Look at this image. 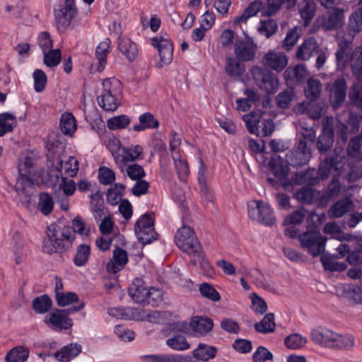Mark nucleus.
I'll use <instances>...</instances> for the list:
<instances>
[{
  "label": "nucleus",
  "mask_w": 362,
  "mask_h": 362,
  "mask_svg": "<svg viewBox=\"0 0 362 362\" xmlns=\"http://www.w3.org/2000/svg\"><path fill=\"white\" fill-rule=\"evenodd\" d=\"M352 40L353 37L349 35L348 38L339 42V49L336 52L337 65L339 69H344L349 60L353 74L362 80V47L355 50L349 57V45Z\"/></svg>",
  "instance_id": "1"
},
{
  "label": "nucleus",
  "mask_w": 362,
  "mask_h": 362,
  "mask_svg": "<svg viewBox=\"0 0 362 362\" xmlns=\"http://www.w3.org/2000/svg\"><path fill=\"white\" fill-rule=\"evenodd\" d=\"M303 248L313 257L321 255L325 247L326 238L321 235L318 226H308L306 231L298 235Z\"/></svg>",
  "instance_id": "2"
},
{
  "label": "nucleus",
  "mask_w": 362,
  "mask_h": 362,
  "mask_svg": "<svg viewBox=\"0 0 362 362\" xmlns=\"http://www.w3.org/2000/svg\"><path fill=\"white\" fill-rule=\"evenodd\" d=\"M175 243L182 252L189 255L197 253L202 247L194 230L185 225L177 230Z\"/></svg>",
  "instance_id": "3"
},
{
  "label": "nucleus",
  "mask_w": 362,
  "mask_h": 362,
  "mask_svg": "<svg viewBox=\"0 0 362 362\" xmlns=\"http://www.w3.org/2000/svg\"><path fill=\"white\" fill-rule=\"evenodd\" d=\"M249 217L258 223L270 226L276 223L273 209L263 201L252 200L248 203Z\"/></svg>",
  "instance_id": "4"
},
{
  "label": "nucleus",
  "mask_w": 362,
  "mask_h": 362,
  "mask_svg": "<svg viewBox=\"0 0 362 362\" xmlns=\"http://www.w3.org/2000/svg\"><path fill=\"white\" fill-rule=\"evenodd\" d=\"M117 143L118 146L115 152V162L120 171L124 173L126 165L129 162H134L142 158L144 149L141 146L138 144L126 147L122 146L119 141Z\"/></svg>",
  "instance_id": "5"
},
{
  "label": "nucleus",
  "mask_w": 362,
  "mask_h": 362,
  "mask_svg": "<svg viewBox=\"0 0 362 362\" xmlns=\"http://www.w3.org/2000/svg\"><path fill=\"white\" fill-rule=\"evenodd\" d=\"M134 232L139 242L144 245L150 244L157 238L154 223L151 214H143L136 221Z\"/></svg>",
  "instance_id": "6"
},
{
  "label": "nucleus",
  "mask_w": 362,
  "mask_h": 362,
  "mask_svg": "<svg viewBox=\"0 0 362 362\" xmlns=\"http://www.w3.org/2000/svg\"><path fill=\"white\" fill-rule=\"evenodd\" d=\"M250 74L258 87L267 93H274L279 88V79L274 74L266 71L259 66H253Z\"/></svg>",
  "instance_id": "7"
},
{
  "label": "nucleus",
  "mask_w": 362,
  "mask_h": 362,
  "mask_svg": "<svg viewBox=\"0 0 362 362\" xmlns=\"http://www.w3.org/2000/svg\"><path fill=\"white\" fill-rule=\"evenodd\" d=\"M151 44L158 51L160 56L158 67L162 68L172 62L174 47L168 35H157L151 39Z\"/></svg>",
  "instance_id": "8"
},
{
  "label": "nucleus",
  "mask_w": 362,
  "mask_h": 362,
  "mask_svg": "<svg viewBox=\"0 0 362 362\" xmlns=\"http://www.w3.org/2000/svg\"><path fill=\"white\" fill-rule=\"evenodd\" d=\"M168 330L175 335L166 341V344L172 349L177 351H185L190 347L189 344L183 335L180 333L186 334L188 331V324L185 321H177L168 324Z\"/></svg>",
  "instance_id": "9"
},
{
  "label": "nucleus",
  "mask_w": 362,
  "mask_h": 362,
  "mask_svg": "<svg viewBox=\"0 0 362 362\" xmlns=\"http://www.w3.org/2000/svg\"><path fill=\"white\" fill-rule=\"evenodd\" d=\"M272 173L276 179L281 183L284 189H288L291 186V180L289 178V163L279 156L274 155L271 158L269 163Z\"/></svg>",
  "instance_id": "10"
},
{
  "label": "nucleus",
  "mask_w": 362,
  "mask_h": 362,
  "mask_svg": "<svg viewBox=\"0 0 362 362\" xmlns=\"http://www.w3.org/2000/svg\"><path fill=\"white\" fill-rule=\"evenodd\" d=\"M19 177L15 185V190L25 197L21 201L22 204L28 208L31 205V197L35 192V181L29 175L23 174L21 169L18 167Z\"/></svg>",
  "instance_id": "11"
},
{
  "label": "nucleus",
  "mask_w": 362,
  "mask_h": 362,
  "mask_svg": "<svg viewBox=\"0 0 362 362\" xmlns=\"http://www.w3.org/2000/svg\"><path fill=\"white\" fill-rule=\"evenodd\" d=\"M329 92V102L334 109H337L344 103L346 96L347 86L344 78L336 79L327 85Z\"/></svg>",
  "instance_id": "12"
},
{
  "label": "nucleus",
  "mask_w": 362,
  "mask_h": 362,
  "mask_svg": "<svg viewBox=\"0 0 362 362\" xmlns=\"http://www.w3.org/2000/svg\"><path fill=\"white\" fill-rule=\"evenodd\" d=\"M61 227L53 223L47 226L46 234L47 239L43 241V251L47 254L52 255L53 253L59 254L61 257V251L58 250L57 244L61 243Z\"/></svg>",
  "instance_id": "13"
},
{
  "label": "nucleus",
  "mask_w": 362,
  "mask_h": 362,
  "mask_svg": "<svg viewBox=\"0 0 362 362\" xmlns=\"http://www.w3.org/2000/svg\"><path fill=\"white\" fill-rule=\"evenodd\" d=\"M333 136V118L326 117L323 119L322 134L317 139V147L318 150L325 152L329 149L334 142Z\"/></svg>",
  "instance_id": "14"
},
{
  "label": "nucleus",
  "mask_w": 362,
  "mask_h": 362,
  "mask_svg": "<svg viewBox=\"0 0 362 362\" xmlns=\"http://www.w3.org/2000/svg\"><path fill=\"white\" fill-rule=\"evenodd\" d=\"M262 64L276 71H281L288 64V57L281 52L268 51L262 59Z\"/></svg>",
  "instance_id": "15"
},
{
  "label": "nucleus",
  "mask_w": 362,
  "mask_h": 362,
  "mask_svg": "<svg viewBox=\"0 0 362 362\" xmlns=\"http://www.w3.org/2000/svg\"><path fill=\"white\" fill-rule=\"evenodd\" d=\"M76 233L72 226H65L61 228V243L57 244L58 250L61 251V260L65 262L69 259L66 252L72 247L76 238Z\"/></svg>",
  "instance_id": "16"
},
{
  "label": "nucleus",
  "mask_w": 362,
  "mask_h": 362,
  "mask_svg": "<svg viewBox=\"0 0 362 362\" xmlns=\"http://www.w3.org/2000/svg\"><path fill=\"white\" fill-rule=\"evenodd\" d=\"M47 170H40L37 174V176L41 179V183L42 185H47V187H51L52 188H55L57 186V183L62 175H53L52 173L54 167V159L53 156L47 154Z\"/></svg>",
  "instance_id": "17"
},
{
  "label": "nucleus",
  "mask_w": 362,
  "mask_h": 362,
  "mask_svg": "<svg viewBox=\"0 0 362 362\" xmlns=\"http://www.w3.org/2000/svg\"><path fill=\"white\" fill-rule=\"evenodd\" d=\"M47 324L59 328L60 329H69L72 327L74 323L71 318L64 315L62 309L54 308L47 315L45 320Z\"/></svg>",
  "instance_id": "18"
},
{
  "label": "nucleus",
  "mask_w": 362,
  "mask_h": 362,
  "mask_svg": "<svg viewBox=\"0 0 362 362\" xmlns=\"http://www.w3.org/2000/svg\"><path fill=\"white\" fill-rule=\"evenodd\" d=\"M335 332L325 327L313 329L310 332L311 340L322 346L331 348L333 344Z\"/></svg>",
  "instance_id": "19"
},
{
  "label": "nucleus",
  "mask_w": 362,
  "mask_h": 362,
  "mask_svg": "<svg viewBox=\"0 0 362 362\" xmlns=\"http://www.w3.org/2000/svg\"><path fill=\"white\" fill-rule=\"evenodd\" d=\"M54 14L58 28L66 30L78 14V9H70L60 5L58 8H54Z\"/></svg>",
  "instance_id": "20"
},
{
  "label": "nucleus",
  "mask_w": 362,
  "mask_h": 362,
  "mask_svg": "<svg viewBox=\"0 0 362 362\" xmlns=\"http://www.w3.org/2000/svg\"><path fill=\"white\" fill-rule=\"evenodd\" d=\"M119 52L130 62L136 59L139 49L136 43L127 37H119L117 39Z\"/></svg>",
  "instance_id": "21"
},
{
  "label": "nucleus",
  "mask_w": 362,
  "mask_h": 362,
  "mask_svg": "<svg viewBox=\"0 0 362 362\" xmlns=\"http://www.w3.org/2000/svg\"><path fill=\"white\" fill-rule=\"evenodd\" d=\"M148 288L143 279L136 278L129 287V294L132 299L137 303H145L147 299Z\"/></svg>",
  "instance_id": "22"
},
{
  "label": "nucleus",
  "mask_w": 362,
  "mask_h": 362,
  "mask_svg": "<svg viewBox=\"0 0 362 362\" xmlns=\"http://www.w3.org/2000/svg\"><path fill=\"white\" fill-rule=\"evenodd\" d=\"M236 58L242 62L252 61L255 57V45L253 42L238 41L234 45Z\"/></svg>",
  "instance_id": "23"
},
{
  "label": "nucleus",
  "mask_w": 362,
  "mask_h": 362,
  "mask_svg": "<svg viewBox=\"0 0 362 362\" xmlns=\"http://www.w3.org/2000/svg\"><path fill=\"white\" fill-rule=\"evenodd\" d=\"M320 49L319 45L314 37H309L298 47L296 53V58L299 60L307 61L316 54Z\"/></svg>",
  "instance_id": "24"
},
{
  "label": "nucleus",
  "mask_w": 362,
  "mask_h": 362,
  "mask_svg": "<svg viewBox=\"0 0 362 362\" xmlns=\"http://www.w3.org/2000/svg\"><path fill=\"white\" fill-rule=\"evenodd\" d=\"M319 182L317 170L314 168L308 169L306 171L298 172L291 180V187L300 185H315Z\"/></svg>",
  "instance_id": "25"
},
{
  "label": "nucleus",
  "mask_w": 362,
  "mask_h": 362,
  "mask_svg": "<svg viewBox=\"0 0 362 362\" xmlns=\"http://www.w3.org/2000/svg\"><path fill=\"white\" fill-rule=\"evenodd\" d=\"M344 22V10L340 8H334L329 11L323 22V27L326 30H332L340 28Z\"/></svg>",
  "instance_id": "26"
},
{
  "label": "nucleus",
  "mask_w": 362,
  "mask_h": 362,
  "mask_svg": "<svg viewBox=\"0 0 362 362\" xmlns=\"http://www.w3.org/2000/svg\"><path fill=\"white\" fill-rule=\"evenodd\" d=\"M82 351V346L77 343H70L57 351L53 356L59 361H70Z\"/></svg>",
  "instance_id": "27"
},
{
  "label": "nucleus",
  "mask_w": 362,
  "mask_h": 362,
  "mask_svg": "<svg viewBox=\"0 0 362 362\" xmlns=\"http://www.w3.org/2000/svg\"><path fill=\"white\" fill-rule=\"evenodd\" d=\"M111 78H107L103 81L105 93L98 96V105L107 112H113V95L112 93Z\"/></svg>",
  "instance_id": "28"
},
{
  "label": "nucleus",
  "mask_w": 362,
  "mask_h": 362,
  "mask_svg": "<svg viewBox=\"0 0 362 362\" xmlns=\"http://www.w3.org/2000/svg\"><path fill=\"white\" fill-rule=\"evenodd\" d=\"M91 199L90 207L96 221H100L102 217L109 213L107 209L104 206L103 194L98 189L95 193L89 195Z\"/></svg>",
  "instance_id": "29"
},
{
  "label": "nucleus",
  "mask_w": 362,
  "mask_h": 362,
  "mask_svg": "<svg viewBox=\"0 0 362 362\" xmlns=\"http://www.w3.org/2000/svg\"><path fill=\"white\" fill-rule=\"evenodd\" d=\"M98 178L102 185H111L107 191V202L113 206V170L106 166H101L98 169Z\"/></svg>",
  "instance_id": "30"
},
{
  "label": "nucleus",
  "mask_w": 362,
  "mask_h": 362,
  "mask_svg": "<svg viewBox=\"0 0 362 362\" xmlns=\"http://www.w3.org/2000/svg\"><path fill=\"white\" fill-rule=\"evenodd\" d=\"M189 326L195 335L203 336L212 329L214 324L208 317L194 316L192 318Z\"/></svg>",
  "instance_id": "31"
},
{
  "label": "nucleus",
  "mask_w": 362,
  "mask_h": 362,
  "mask_svg": "<svg viewBox=\"0 0 362 362\" xmlns=\"http://www.w3.org/2000/svg\"><path fill=\"white\" fill-rule=\"evenodd\" d=\"M264 5L262 1L251 2L245 9L244 12L233 20V25L238 26L241 23H245L247 20L255 16L260 11H262Z\"/></svg>",
  "instance_id": "32"
},
{
  "label": "nucleus",
  "mask_w": 362,
  "mask_h": 362,
  "mask_svg": "<svg viewBox=\"0 0 362 362\" xmlns=\"http://www.w3.org/2000/svg\"><path fill=\"white\" fill-rule=\"evenodd\" d=\"M298 13L305 26H308L316 12V5L313 1L303 0L298 4Z\"/></svg>",
  "instance_id": "33"
},
{
  "label": "nucleus",
  "mask_w": 362,
  "mask_h": 362,
  "mask_svg": "<svg viewBox=\"0 0 362 362\" xmlns=\"http://www.w3.org/2000/svg\"><path fill=\"white\" fill-rule=\"evenodd\" d=\"M297 0H267L266 8L262 10V16H270L280 10L282 6L289 9L293 7Z\"/></svg>",
  "instance_id": "34"
},
{
  "label": "nucleus",
  "mask_w": 362,
  "mask_h": 362,
  "mask_svg": "<svg viewBox=\"0 0 362 362\" xmlns=\"http://www.w3.org/2000/svg\"><path fill=\"white\" fill-rule=\"evenodd\" d=\"M225 70L230 77L239 78L242 82H245L243 76L245 71V68L238 59L227 57Z\"/></svg>",
  "instance_id": "35"
},
{
  "label": "nucleus",
  "mask_w": 362,
  "mask_h": 362,
  "mask_svg": "<svg viewBox=\"0 0 362 362\" xmlns=\"http://www.w3.org/2000/svg\"><path fill=\"white\" fill-rule=\"evenodd\" d=\"M194 360L197 362H206L214 358L216 354V349L214 346H208L204 344H200L198 347L192 352Z\"/></svg>",
  "instance_id": "36"
},
{
  "label": "nucleus",
  "mask_w": 362,
  "mask_h": 362,
  "mask_svg": "<svg viewBox=\"0 0 362 362\" xmlns=\"http://www.w3.org/2000/svg\"><path fill=\"white\" fill-rule=\"evenodd\" d=\"M360 119L356 115L350 113L346 124H340L339 134L341 139L346 142L347 141L348 133H355L358 132L360 127Z\"/></svg>",
  "instance_id": "37"
},
{
  "label": "nucleus",
  "mask_w": 362,
  "mask_h": 362,
  "mask_svg": "<svg viewBox=\"0 0 362 362\" xmlns=\"http://www.w3.org/2000/svg\"><path fill=\"white\" fill-rule=\"evenodd\" d=\"M354 208V204L349 198L343 199L337 202L329 209L330 216L339 218L351 211Z\"/></svg>",
  "instance_id": "38"
},
{
  "label": "nucleus",
  "mask_w": 362,
  "mask_h": 362,
  "mask_svg": "<svg viewBox=\"0 0 362 362\" xmlns=\"http://www.w3.org/2000/svg\"><path fill=\"white\" fill-rule=\"evenodd\" d=\"M59 126L64 135L72 136L77 128L76 120L73 114L64 112L60 119Z\"/></svg>",
  "instance_id": "39"
},
{
  "label": "nucleus",
  "mask_w": 362,
  "mask_h": 362,
  "mask_svg": "<svg viewBox=\"0 0 362 362\" xmlns=\"http://www.w3.org/2000/svg\"><path fill=\"white\" fill-rule=\"evenodd\" d=\"M16 126V117L8 112L0 113V137L12 132Z\"/></svg>",
  "instance_id": "40"
},
{
  "label": "nucleus",
  "mask_w": 362,
  "mask_h": 362,
  "mask_svg": "<svg viewBox=\"0 0 362 362\" xmlns=\"http://www.w3.org/2000/svg\"><path fill=\"white\" fill-rule=\"evenodd\" d=\"M53 303L47 294H43L35 298L32 301V308L37 314H45L49 311Z\"/></svg>",
  "instance_id": "41"
},
{
  "label": "nucleus",
  "mask_w": 362,
  "mask_h": 362,
  "mask_svg": "<svg viewBox=\"0 0 362 362\" xmlns=\"http://www.w3.org/2000/svg\"><path fill=\"white\" fill-rule=\"evenodd\" d=\"M139 124H136L133 127V129L137 132L147 129H156L159 126V122L150 112L141 115L139 117Z\"/></svg>",
  "instance_id": "42"
},
{
  "label": "nucleus",
  "mask_w": 362,
  "mask_h": 362,
  "mask_svg": "<svg viewBox=\"0 0 362 362\" xmlns=\"http://www.w3.org/2000/svg\"><path fill=\"white\" fill-rule=\"evenodd\" d=\"M111 44V40L106 38L103 42H101L95 50V57L98 59V71L101 72L104 70L106 62H107V54L109 52L110 45Z\"/></svg>",
  "instance_id": "43"
},
{
  "label": "nucleus",
  "mask_w": 362,
  "mask_h": 362,
  "mask_svg": "<svg viewBox=\"0 0 362 362\" xmlns=\"http://www.w3.org/2000/svg\"><path fill=\"white\" fill-rule=\"evenodd\" d=\"M29 349L25 346H16L5 357L6 362H25L29 356Z\"/></svg>",
  "instance_id": "44"
},
{
  "label": "nucleus",
  "mask_w": 362,
  "mask_h": 362,
  "mask_svg": "<svg viewBox=\"0 0 362 362\" xmlns=\"http://www.w3.org/2000/svg\"><path fill=\"white\" fill-rule=\"evenodd\" d=\"M91 252V247L87 244H81L76 249L73 262L76 267H83L88 262Z\"/></svg>",
  "instance_id": "45"
},
{
  "label": "nucleus",
  "mask_w": 362,
  "mask_h": 362,
  "mask_svg": "<svg viewBox=\"0 0 362 362\" xmlns=\"http://www.w3.org/2000/svg\"><path fill=\"white\" fill-rule=\"evenodd\" d=\"M100 274L101 279L103 282V287L106 291H110L113 288V257L110 259L105 267L100 269Z\"/></svg>",
  "instance_id": "46"
},
{
  "label": "nucleus",
  "mask_w": 362,
  "mask_h": 362,
  "mask_svg": "<svg viewBox=\"0 0 362 362\" xmlns=\"http://www.w3.org/2000/svg\"><path fill=\"white\" fill-rule=\"evenodd\" d=\"M262 114L260 111H252L243 116L249 132L252 134H259L258 124L259 123Z\"/></svg>",
  "instance_id": "47"
},
{
  "label": "nucleus",
  "mask_w": 362,
  "mask_h": 362,
  "mask_svg": "<svg viewBox=\"0 0 362 362\" xmlns=\"http://www.w3.org/2000/svg\"><path fill=\"white\" fill-rule=\"evenodd\" d=\"M52 197L47 192H42L39 194L38 210L45 216L49 215L54 209Z\"/></svg>",
  "instance_id": "48"
},
{
  "label": "nucleus",
  "mask_w": 362,
  "mask_h": 362,
  "mask_svg": "<svg viewBox=\"0 0 362 362\" xmlns=\"http://www.w3.org/2000/svg\"><path fill=\"white\" fill-rule=\"evenodd\" d=\"M206 173V166L205 165L202 160H200L197 179L202 196H204L207 201H210L211 199V195L210 194L209 188L207 187Z\"/></svg>",
  "instance_id": "49"
},
{
  "label": "nucleus",
  "mask_w": 362,
  "mask_h": 362,
  "mask_svg": "<svg viewBox=\"0 0 362 362\" xmlns=\"http://www.w3.org/2000/svg\"><path fill=\"white\" fill-rule=\"evenodd\" d=\"M43 62L49 68L57 67L62 61V52L59 49H50L43 51Z\"/></svg>",
  "instance_id": "50"
},
{
  "label": "nucleus",
  "mask_w": 362,
  "mask_h": 362,
  "mask_svg": "<svg viewBox=\"0 0 362 362\" xmlns=\"http://www.w3.org/2000/svg\"><path fill=\"white\" fill-rule=\"evenodd\" d=\"M275 327L274 316L272 313L267 314L260 322L255 325V329L264 334L274 332Z\"/></svg>",
  "instance_id": "51"
},
{
  "label": "nucleus",
  "mask_w": 362,
  "mask_h": 362,
  "mask_svg": "<svg viewBox=\"0 0 362 362\" xmlns=\"http://www.w3.org/2000/svg\"><path fill=\"white\" fill-rule=\"evenodd\" d=\"M332 349H350L354 346V338L350 335H341L335 333Z\"/></svg>",
  "instance_id": "52"
},
{
  "label": "nucleus",
  "mask_w": 362,
  "mask_h": 362,
  "mask_svg": "<svg viewBox=\"0 0 362 362\" xmlns=\"http://www.w3.org/2000/svg\"><path fill=\"white\" fill-rule=\"evenodd\" d=\"M55 299L57 304L59 307H65L71 305L74 303L79 302L78 295L71 291L66 293L57 292Z\"/></svg>",
  "instance_id": "53"
},
{
  "label": "nucleus",
  "mask_w": 362,
  "mask_h": 362,
  "mask_svg": "<svg viewBox=\"0 0 362 362\" xmlns=\"http://www.w3.org/2000/svg\"><path fill=\"white\" fill-rule=\"evenodd\" d=\"M321 86L319 80L310 78L307 82V88L305 90L306 96L312 100H316L320 95Z\"/></svg>",
  "instance_id": "54"
},
{
  "label": "nucleus",
  "mask_w": 362,
  "mask_h": 362,
  "mask_svg": "<svg viewBox=\"0 0 362 362\" xmlns=\"http://www.w3.org/2000/svg\"><path fill=\"white\" fill-rule=\"evenodd\" d=\"M129 261L125 250L116 247L115 248V274L122 270Z\"/></svg>",
  "instance_id": "55"
},
{
  "label": "nucleus",
  "mask_w": 362,
  "mask_h": 362,
  "mask_svg": "<svg viewBox=\"0 0 362 362\" xmlns=\"http://www.w3.org/2000/svg\"><path fill=\"white\" fill-rule=\"evenodd\" d=\"M132 180H141L146 176L144 168L137 163L126 165L124 173Z\"/></svg>",
  "instance_id": "56"
},
{
  "label": "nucleus",
  "mask_w": 362,
  "mask_h": 362,
  "mask_svg": "<svg viewBox=\"0 0 362 362\" xmlns=\"http://www.w3.org/2000/svg\"><path fill=\"white\" fill-rule=\"evenodd\" d=\"M192 256L197 257L199 262L200 268L206 276L209 277L214 276L215 274L214 268L206 259L202 248L200 249L197 253H194Z\"/></svg>",
  "instance_id": "57"
},
{
  "label": "nucleus",
  "mask_w": 362,
  "mask_h": 362,
  "mask_svg": "<svg viewBox=\"0 0 362 362\" xmlns=\"http://www.w3.org/2000/svg\"><path fill=\"white\" fill-rule=\"evenodd\" d=\"M296 153L300 160L298 164L305 163L309 160L311 157V148L306 141L300 140L299 141Z\"/></svg>",
  "instance_id": "58"
},
{
  "label": "nucleus",
  "mask_w": 362,
  "mask_h": 362,
  "mask_svg": "<svg viewBox=\"0 0 362 362\" xmlns=\"http://www.w3.org/2000/svg\"><path fill=\"white\" fill-rule=\"evenodd\" d=\"M349 27L355 33L362 31V7L351 13L349 18Z\"/></svg>",
  "instance_id": "59"
},
{
  "label": "nucleus",
  "mask_w": 362,
  "mask_h": 362,
  "mask_svg": "<svg viewBox=\"0 0 362 362\" xmlns=\"http://www.w3.org/2000/svg\"><path fill=\"white\" fill-rule=\"evenodd\" d=\"M277 28V23L274 20H264L260 21L258 31L260 34L269 37L276 33Z\"/></svg>",
  "instance_id": "60"
},
{
  "label": "nucleus",
  "mask_w": 362,
  "mask_h": 362,
  "mask_svg": "<svg viewBox=\"0 0 362 362\" xmlns=\"http://www.w3.org/2000/svg\"><path fill=\"white\" fill-rule=\"evenodd\" d=\"M173 157L179 179L182 181H185L189 173L187 161L180 157H175V155Z\"/></svg>",
  "instance_id": "61"
},
{
  "label": "nucleus",
  "mask_w": 362,
  "mask_h": 362,
  "mask_svg": "<svg viewBox=\"0 0 362 362\" xmlns=\"http://www.w3.org/2000/svg\"><path fill=\"white\" fill-rule=\"evenodd\" d=\"M306 108L312 119H318L325 113L327 105L325 103H309Z\"/></svg>",
  "instance_id": "62"
},
{
  "label": "nucleus",
  "mask_w": 362,
  "mask_h": 362,
  "mask_svg": "<svg viewBox=\"0 0 362 362\" xmlns=\"http://www.w3.org/2000/svg\"><path fill=\"white\" fill-rule=\"evenodd\" d=\"M284 343L288 348L297 349L307 343V339L299 334H293L286 337Z\"/></svg>",
  "instance_id": "63"
},
{
  "label": "nucleus",
  "mask_w": 362,
  "mask_h": 362,
  "mask_svg": "<svg viewBox=\"0 0 362 362\" xmlns=\"http://www.w3.org/2000/svg\"><path fill=\"white\" fill-rule=\"evenodd\" d=\"M35 92L42 93L46 86L47 76L42 69H36L33 74Z\"/></svg>",
  "instance_id": "64"
}]
</instances>
